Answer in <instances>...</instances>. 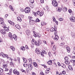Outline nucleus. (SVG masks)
<instances>
[{
  "label": "nucleus",
  "instance_id": "obj_1",
  "mask_svg": "<svg viewBox=\"0 0 75 75\" xmlns=\"http://www.w3.org/2000/svg\"><path fill=\"white\" fill-rule=\"evenodd\" d=\"M38 43H37L36 41L34 39H33L31 41V43L32 44H36L37 46H39L40 44H41V41L40 40H38Z\"/></svg>",
  "mask_w": 75,
  "mask_h": 75
},
{
  "label": "nucleus",
  "instance_id": "obj_2",
  "mask_svg": "<svg viewBox=\"0 0 75 75\" xmlns=\"http://www.w3.org/2000/svg\"><path fill=\"white\" fill-rule=\"evenodd\" d=\"M8 35L9 37H11V40H13V39H14L15 41H16L17 40V35H13L12 36V34L11 33H9Z\"/></svg>",
  "mask_w": 75,
  "mask_h": 75
},
{
  "label": "nucleus",
  "instance_id": "obj_3",
  "mask_svg": "<svg viewBox=\"0 0 75 75\" xmlns=\"http://www.w3.org/2000/svg\"><path fill=\"white\" fill-rule=\"evenodd\" d=\"M5 31H9V29H8V28L6 27H5L4 29L1 30H0V33H1V34H6V33Z\"/></svg>",
  "mask_w": 75,
  "mask_h": 75
},
{
  "label": "nucleus",
  "instance_id": "obj_4",
  "mask_svg": "<svg viewBox=\"0 0 75 75\" xmlns=\"http://www.w3.org/2000/svg\"><path fill=\"white\" fill-rule=\"evenodd\" d=\"M52 5L54 6V7H58V2L56 1H53L52 2Z\"/></svg>",
  "mask_w": 75,
  "mask_h": 75
},
{
  "label": "nucleus",
  "instance_id": "obj_5",
  "mask_svg": "<svg viewBox=\"0 0 75 75\" xmlns=\"http://www.w3.org/2000/svg\"><path fill=\"white\" fill-rule=\"evenodd\" d=\"M30 8L29 7H26L24 10V11L26 13H29L30 12Z\"/></svg>",
  "mask_w": 75,
  "mask_h": 75
},
{
  "label": "nucleus",
  "instance_id": "obj_6",
  "mask_svg": "<svg viewBox=\"0 0 75 75\" xmlns=\"http://www.w3.org/2000/svg\"><path fill=\"white\" fill-rule=\"evenodd\" d=\"M1 55L2 56V57H3V58L6 57L7 59H8V58H9V57H8V55L7 54H5L3 52H1Z\"/></svg>",
  "mask_w": 75,
  "mask_h": 75
},
{
  "label": "nucleus",
  "instance_id": "obj_7",
  "mask_svg": "<svg viewBox=\"0 0 75 75\" xmlns=\"http://www.w3.org/2000/svg\"><path fill=\"white\" fill-rule=\"evenodd\" d=\"M28 69L30 71H31V70H32V69H33V66H32V65H31V64H29V65H28Z\"/></svg>",
  "mask_w": 75,
  "mask_h": 75
},
{
  "label": "nucleus",
  "instance_id": "obj_8",
  "mask_svg": "<svg viewBox=\"0 0 75 75\" xmlns=\"http://www.w3.org/2000/svg\"><path fill=\"white\" fill-rule=\"evenodd\" d=\"M29 22L31 25H34L35 24V21L33 20H30V21Z\"/></svg>",
  "mask_w": 75,
  "mask_h": 75
},
{
  "label": "nucleus",
  "instance_id": "obj_9",
  "mask_svg": "<svg viewBox=\"0 0 75 75\" xmlns=\"http://www.w3.org/2000/svg\"><path fill=\"white\" fill-rule=\"evenodd\" d=\"M70 19L71 21H72L73 22H74V21H75V17L74 16L71 17L70 18Z\"/></svg>",
  "mask_w": 75,
  "mask_h": 75
},
{
  "label": "nucleus",
  "instance_id": "obj_10",
  "mask_svg": "<svg viewBox=\"0 0 75 75\" xmlns=\"http://www.w3.org/2000/svg\"><path fill=\"white\" fill-rule=\"evenodd\" d=\"M56 10L57 11H58L59 12H61L62 11V9L60 7H57L56 9Z\"/></svg>",
  "mask_w": 75,
  "mask_h": 75
},
{
  "label": "nucleus",
  "instance_id": "obj_11",
  "mask_svg": "<svg viewBox=\"0 0 75 75\" xmlns=\"http://www.w3.org/2000/svg\"><path fill=\"white\" fill-rule=\"evenodd\" d=\"M35 52L36 54H39L41 53V52L39 50H38V49L36 48V50H35Z\"/></svg>",
  "mask_w": 75,
  "mask_h": 75
},
{
  "label": "nucleus",
  "instance_id": "obj_12",
  "mask_svg": "<svg viewBox=\"0 0 75 75\" xmlns=\"http://www.w3.org/2000/svg\"><path fill=\"white\" fill-rule=\"evenodd\" d=\"M3 67H4V68H6V67H7V64L6 62L3 63Z\"/></svg>",
  "mask_w": 75,
  "mask_h": 75
},
{
  "label": "nucleus",
  "instance_id": "obj_13",
  "mask_svg": "<svg viewBox=\"0 0 75 75\" xmlns=\"http://www.w3.org/2000/svg\"><path fill=\"white\" fill-rule=\"evenodd\" d=\"M8 22L11 25H14V23L11 21H8Z\"/></svg>",
  "mask_w": 75,
  "mask_h": 75
},
{
  "label": "nucleus",
  "instance_id": "obj_14",
  "mask_svg": "<svg viewBox=\"0 0 75 75\" xmlns=\"http://www.w3.org/2000/svg\"><path fill=\"white\" fill-rule=\"evenodd\" d=\"M47 64H48L49 65H52V60H49V61L47 62Z\"/></svg>",
  "mask_w": 75,
  "mask_h": 75
},
{
  "label": "nucleus",
  "instance_id": "obj_15",
  "mask_svg": "<svg viewBox=\"0 0 75 75\" xmlns=\"http://www.w3.org/2000/svg\"><path fill=\"white\" fill-rule=\"evenodd\" d=\"M44 14V11H42L40 12V17H42V16H43V14Z\"/></svg>",
  "mask_w": 75,
  "mask_h": 75
},
{
  "label": "nucleus",
  "instance_id": "obj_16",
  "mask_svg": "<svg viewBox=\"0 0 75 75\" xmlns=\"http://www.w3.org/2000/svg\"><path fill=\"white\" fill-rule=\"evenodd\" d=\"M26 33L27 34V35H29L30 33V31L29 30V29H27L26 31Z\"/></svg>",
  "mask_w": 75,
  "mask_h": 75
},
{
  "label": "nucleus",
  "instance_id": "obj_17",
  "mask_svg": "<svg viewBox=\"0 0 75 75\" xmlns=\"http://www.w3.org/2000/svg\"><path fill=\"white\" fill-rule=\"evenodd\" d=\"M66 49L68 52H70L71 51V49L69 47H66Z\"/></svg>",
  "mask_w": 75,
  "mask_h": 75
},
{
  "label": "nucleus",
  "instance_id": "obj_18",
  "mask_svg": "<svg viewBox=\"0 0 75 75\" xmlns=\"http://www.w3.org/2000/svg\"><path fill=\"white\" fill-rule=\"evenodd\" d=\"M33 64L34 67H38V64H37V63L35 62H34L33 63Z\"/></svg>",
  "mask_w": 75,
  "mask_h": 75
},
{
  "label": "nucleus",
  "instance_id": "obj_19",
  "mask_svg": "<svg viewBox=\"0 0 75 75\" xmlns=\"http://www.w3.org/2000/svg\"><path fill=\"white\" fill-rule=\"evenodd\" d=\"M17 20L18 21H20V22H21V21H22V20H21V18L20 17H18L17 18Z\"/></svg>",
  "mask_w": 75,
  "mask_h": 75
},
{
  "label": "nucleus",
  "instance_id": "obj_20",
  "mask_svg": "<svg viewBox=\"0 0 75 75\" xmlns=\"http://www.w3.org/2000/svg\"><path fill=\"white\" fill-rule=\"evenodd\" d=\"M50 68H48L45 71V73L46 74H48L49 72H50V71H50Z\"/></svg>",
  "mask_w": 75,
  "mask_h": 75
},
{
  "label": "nucleus",
  "instance_id": "obj_21",
  "mask_svg": "<svg viewBox=\"0 0 75 75\" xmlns=\"http://www.w3.org/2000/svg\"><path fill=\"white\" fill-rule=\"evenodd\" d=\"M56 48H57V46L55 45H54L52 49V50H53V51H55V50H56Z\"/></svg>",
  "mask_w": 75,
  "mask_h": 75
},
{
  "label": "nucleus",
  "instance_id": "obj_22",
  "mask_svg": "<svg viewBox=\"0 0 75 75\" xmlns=\"http://www.w3.org/2000/svg\"><path fill=\"white\" fill-rule=\"evenodd\" d=\"M55 37L54 38V40H58V39L59 38V37L58 36V35H55Z\"/></svg>",
  "mask_w": 75,
  "mask_h": 75
},
{
  "label": "nucleus",
  "instance_id": "obj_23",
  "mask_svg": "<svg viewBox=\"0 0 75 75\" xmlns=\"http://www.w3.org/2000/svg\"><path fill=\"white\" fill-rule=\"evenodd\" d=\"M10 48H11L13 51H14L15 50V48H14V46H11Z\"/></svg>",
  "mask_w": 75,
  "mask_h": 75
},
{
  "label": "nucleus",
  "instance_id": "obj_24",
  "mask_svg": "<svg viewBox=\"0 0 75 75\" xmlns=\"http://www.w3.org/2000/svg\"><path fill=\"white\" fill-rule=\"evenodd\" d=\"M68 68L70 71H72L73 70V69H72V67L71 66H69L68 67Z\"/></svg>",
  "mask_w": 75,
  "mask_h": 75
},
{
  "label": "nucleus",
  "instance_id": "obj_25",
  "mask_svg": "<svg viewBox=\"0 0 75 75\" xmlns=\"http://www.w3.org/2000/svg\"><path fill=\"white\" fill-rule=\"evenodd\" d=\"M15 26L16 27V28H18V29H20V26L18 25H15Z\"/></svg>",
  "mask_w": 75,
  "mask_h": 75
},
{
  "label": "nucleus",
  "instance_id": "obj_26",
  "mask_svg": "<svg viewBox=\"0 0 75 75\" xmlns=\"http://www.w3.org/2000/svg\"><path fill=\"white\" fill-rule=\"evenodd\" d=\"M17 71V69H14L13 71V73L15 74H16Z\"/></svg>",
  "mask_w": 75,
  "mask_h": 75
},
{
  "label": "nucleus",
  "instance_id": "obj_27",
  "mask_svg": "<svg viewBox=\"0 0 75 75\" xmlns=\"http://www.w3.org/2000/svg\"><path fill=\"white\" fill-rule=\"evenodd\" d=\"M63 11H64V12H65L67 11V8L66 7H64L63 8Z\"/></svg>",
  "mask_w": 75,
  "mask_h": 75
},
{
  "label": "nucleus",
  "instance_id": "obj_28",
  "mask_svg": "<svg viewBox=\"0 0 75 75\" xmlns=\"http://www.w3.org/2000/svg\"><path fill=\"white\" fill-rule=\"evenodd\" d=\"M4 21L3 20L0 21V24H2V25H4Z\"/></svg>",
  "mask_w": 75,
  "mask_h": 75
},
{
  "label": "nucleus",
  "instance_id": "obj_29",
  "mask_svg": "<svg viewBox=\"0 0 75 75\" xmlns=\"http://www.w3.org/2000/svg\"><path fill=\"white\" fill-rule=\"evenodd\" d=\"M64 45H65V43L63 42L60 44V46H64Z\"/></svg>",
  "mask_w": 75,
  "mask_h": 75
},
{
  "label": "nucleus",
  "instance_id": "obj_30",
  "mask_svg": "<svg viewBox=\"0 0 75 75\" xmlns=\"http://www.w3.org/2000/svg\"><path fill=\"white\" fill-rule=\"evenodd\" d=\"M17 61L18 64H20V59L19 57L18 58Z\"/></svg>",
  "mask_w": 75,
  "mask_h": 75
},
{
  "label": "nucleus",
  "instance_id": "obj_31",
  "mask_svg": "<svg viewBox=\"0 0 75 75\" xmlns=\"http://www.w3.org/2000/svg\"><path fill=\"white\" fill-rule=\"evenodd\" d=\"M10 8L11 10L12 11H14V9L13 8V7H12V6H11V5H10Z\"/></svg>",
  "mask_w": 75,
  "mask_h": 75
},
{
  "label": "nucleus",
  "instance_id": "obj_32",
  "mask_svg": "<svg viewBox=\"0 0 75 75\" xmlns=\"http://www.w3.org/2000/svg\"><path fill=\"white\" fill-rule=\"evenodd\" d=\"M41 24L42 25H45V24H46V23L44 22H42L41 23Z\"/></svg>",
  "mask_w": 75,
  "mask_h": 75
},
{
  "label": "nucleus",
  "instance_id": "obj_33",
  "mask_svg": "<svg viewBox=\"0 0 75 75\" xmlns=\"http://www.w3.org/2000/svg\"><path fill=\"white\" fill-rule=\"evenodd\" d=\"M21 50H25V47H24L22 46L21 47Z\"/></svg>",
  "mask_w": 75,
  "mask_h": 75
},
{
  "label": "nucleus",
  "instance_id": "obj_34",
  "mask_svg": "<svg viewBox=\"0 0 75 75\" xmlns=\"http://www.w3.org/2000/svg\"><path fill=\"white\" fill-rule=\"evenodd\" d=\"M64 59L65 60H66V61H68L69 59V58H68V57H65L64 58Z\"/></svg>",
  "mask_w": 75,
  "mask_h": 75
},
{
  "label": "nucleus",
  "instance_id": "obj_35",
  "mask_svg": "<svg viewBox=\"0 0 75 75\" xmlns=\"http://www.w3.org/2000/svg\"><path fill=\"white\" fill-rule=\"evenodd\" d=\"M65 64H66V65H69V62H68V61H65Z\"/></svg>",
  "mask_w": 75,
  "mask_h": 75
},
{
  "label": "nucleus",
  "instance_id": "obj_36",
  "mask_svg": "<svg viewBox=\"0 0 75 75\" xmlns=\"http://www.w3.org/2000/svg\"><path fill=\"white\" fill-rule=\"evenodd\" d=\"M50 31H55V29L53 28H52L50 29Z\"/></svg>",
  "mask_w": 75,
  "mask_h": 75
},
{
  "label": "nucleus",
  "instance_id": "obj_37",
  "mask_svg": "<svg viewBox=\"0 0 75 75\" xmlns=\"http://www.w3.org/2000/svg\"><path fill=\"white\" fill-rule=\"evenodd\" d=\"M29 6L30 8H33L34 7V5H33V4H30Z\"/></svg>",
  "mask_w": 75,
  "mask_h": 75
},
{
  "label": "nucleus",
  "instance_id": "obj_38",
  "mask_svg": "<svg viewBox=\"0 0 75 75\" xmlns=\"http://www.w3.org/2000/svg\"><path fill=\"white\" fill-rule=\"evenodd\" d=\"M23 62H24L25 63H26V62H27V59H25V58H23Z\"/></svg>",
  "mask_w": 75,
  "mask_h": 75
},
{
  "label": "nucleus",
  "instance_id": "obj_39",
  "mask_svg": "<svg viewBox=\"0 0 75 75\" xmlns=\"http://www.w3.org/2000/svg\"><path fill=\"white\" fill-rule=\"evenodd\" d=\"M29 1L30 2V3H33L34 2V0H29Z\"/></svg>",
  "mask_w": 75,
  "mask_h": 75
},
{
  "label": "nucleus",
  "instance_id": "obj_40",
  "mask_svg": "<svg viewBox=\"0 0 75 75\" xmlns=\"http://www.w3.org/2000/svg\"><path fill=\"white\" fill-rule=\"evenodd\" d=\"M28 61H29V62H30V63L32 62V60L31 58H29V59H28Z\"/></svg>",
  "mask_w": 75,
  "mask_h": 75
},
{
  "label": "nucleus",
  "instance_id": "obj_41",
  "mask_svg": "<svg viewBox=\"0 0 75 75\" xmlns=\"http://www.w3.org/2000/svg\"><path fill=\"white\" fill-rule=\"evenodd\" d=\"M33 14L34 15V16H35V17H37V13L34 12L33 13Z\"/></svg>",
  "mask_w": 75,
  "mask_h": 75
},
{
  "label": "nucleus",
  "instance_id": "obj_42",
  "mask_svg": "<svg viewBox=\"0 0 75 75\" xmlns=\"http://www.w3.org/2000/svg\"><path fill=\"white\" fill-rule=\"evenodd\" d=\"M59 20L60 21H63V19L61 18H59Z\"/></svg>",
  "mask_w": 75,
  "mask_h": 75
},
{
  "label": "nucleus",
  "instance_id": "obj_43",
  "mask_svg": "<svg viewBox=\"0 0 75 75\" xmlns=\"http://www.w3.org/2000/svg\"><path fill=\"white\" fill-rule=\"evenodd\" d=\"M3 72V69L0 68V72L2 73Z\"/></svg>",
  "mask_w": 75,
  "mask_h": 75
},
{
  "label": "nucleus",
  "instance_id": "obj_44",
  "mask_svg": "<svg viewBox=\"0 0 75 75\" xmlns=\"http://www.w3.org/2000/svg\"><path fill=\"white\" fill-rule=\"evenodd\" d=\"M62 67H63V68H66L65 65V64H63V66H62Z\"/></svg>",
  "mask_w": 75,
  "mask_h": 75
},
{
  "label": "nucleus",
  "instance_id": "obj_45",
  "mask_svg": "<svg viewBox=\"0 0 75 75\" xmlns=\"http://www.w3.org/2000/svg\"><path fill=\"white\" fill-rule=\"evenodd\" d=\"M37 37H38L39 38H40V37L41 36V34H38V35H37Z\"/></svg>",
  "mask_w": 75,
  "mask_h": 75
},
{
  "label": "nucleus",
  "instance_id": "obj_46",
  "mask_svg": "<svg viewBox=\"0 0 75 75\" xmlns=\"http://www.w3.org/2000/svg\"><path fill=\"white\" fill-rule=\"evenodd\" d=\"M48 54L50 57H51V52H49L48 53Z\"/></svg>",
  "mask_w": 75,
  "mask_h": 75
},
{
  "label": "nucleus",
  "instance_id": "obj_47",
  "mask_svg": "<svg viewBox=\"0 0 75 75\" xmlns=\"http://www.w3.org/2000/svg\"><path fill=\"white\" fill-rule=\"evenodd\" d=\"M69 12V13H72V11L71 9H69L68 10Z\"/></svg>",
  "mask_w": 75,
  "mask_h": 75
},
{
  "label": "nucleus",
  "instance_id": "obj_48",
  "mask_svg": "<svg viewBox=\"0 0 75 75\" xmlns=\"http://www.w3.org/2000/svg\"><path fill=\"white\" fill-rule=\"evenodd\" d=\"M62 73L63 74H64V75H65V74H66V72L65 71H63L62 72Z\"/></svg>",
  "mask_w": 75,
  "mask_h": 75
},
{
  "label": "nucleus",
  "instance_id": "obj_49",
  "mask_svg": "<svg viewBox=\"0 0 75 75\" xmlns=\"http://www.w3.org/2000/svg\"><path fill=\"white\" fill-rule=\"evenodd\" d=\"M5 71H8V69L7 68H5Z\"/></svg>",
  "mask_w": 75,
  "mask_h": 75
},
{
  "label": "nucleus",
  "instance_id": "obj_50",
  "mask_svg": "<svg viewBox=\"0 0 75 75\" xmlns=\"http://www.w3.org/2000/svg\"><path fill=\"white\" fill-rule=\"evenodd\" d=\"M53 44H54V42H51V47L52 48V46H53Z\"/></svg>",
  "mask_w": 75,
  "mask_h": 75
},
{
  "label": "nucleus",
  "instance_id": "obj_51",
  "mask_svg": "<svg viewBox=\"0 0 75 75\" xmlns=\"http://www.w3.org/2000/svg\"><path fill=\"white\" fill-rule=\"evenodd\" d=\"M41 55L42 56H44V52H42L41 53Z\"/></svg>",
  "mask_w": 75,
  "mask_h": 75
},
{
  "label": "nucleus",
  "instance_id": "obj_52",
  "mask_svg": "<svg viewBox=\"0 0 75 75\" xmlns=\"http://www.w3.org/2000/svg\"><path fill=\"white\" fill-rule=\"evenodd\" d=\"M36 13L38 15L40 14V12L39 11H37Z\"/></svg>",
  "mask_w": 75,
  "mask_h": 75
},
{
  "label": "nucleus",
  "instance_id": "obj_53",
  "mask_svg": "<svg viewBox=\"0 0 75 75\" xmlns=\"http://www.w3.org/2000/svg\"><path fill=\"white\" fill-rule=\"evenodd\" d=\"M43 53L44 54H47V52L45 50H43Z\"/></svg>",
  "mask_w": 75,
  "mask_h": 75
},
{
  "label": "nucleus",
  "instance_id": "obj_54",
  "mask_svg": "<svg viewBox=\"0 0 75 75\" xmlns=\"http://www.w3.org/2000/svg\"><path fill=\"white\" fill-rule=\"evenodd\" d=\"M21 71L22 72H25V73L26 72L25 70H23V69H21Z\"/></svg>",
  "mask_w": 75,
  "mask_h": 75
},
{
  "label": "nucleus",
  "instance_id": "obj_55",
  "mask_svg": "<svg viewBox=\"0 0 75 75\" xmlns=\"http://www.w3.org/2000/svg\"><path fill=\"white\" fill-rule=\"evenodd\" d=\"M12 72H13V71L11 69H10L9 71V73H10V74H11Z\"/></svg>",
  "mask_w": 75,
  "mask_h": 75
},
{
  "label": "nucleus",
  "instance_id": "obj_56",
  "mask_svg": "<svg viewBox=\"0 0 75 75\" xmlns=\"http://www.w3.org/2000/svg\"><path fill=\"white\" fill-rule=\"evenodd\" d=\"M23 66L24 67H27V64H25V63L24 64H23Z\"/></svg>",
  "mask_w": 75,
  "mask_h": 75
},
{
  "label": "nucleus",
  "instance_id": "obj_57",
  "mask_svg": "<svg viewBox=\"0 0 75 75\" xmlns=\"http://www.w3.org/2000/svg\"><path fill=\"white\" fill-rule=\"evenodd\" d=\"M42 66H44L45 68H47V66L45 65V64L42 65Z\"/></svg>",
  "mask_w": 75,
  "mask_h": 75
},
{
  "label": "nucleus",
  "instance_id": "obj_58",
  "mask_svg": "<svg viewBox=\"0 0 75 75\" xmlns=\"http://www.w3.org/2000/svg\"><path fill=\"white\" fill-rule=\"evenodd\" d=\"M16 74L17 75H19L20 74V73L18 71H17L16 72Z\"/></svg>",
  "mask_w": 75,
  "mask_h": 75
},
{
  "label": "nucleus",
  "instance_id": "obj_59",
  "mask_svg": "<svg viewBox=\"0 0 75 75\" xmlns=\"http://www.w3.org/2000/svg\"><path fill=\"white\" fill-rule=\"evenodd\" d=\"M53 21L54 22L55 21H56L55 18V17H53Z\"/></svg>",
  "mask_w": 75,
  "mask_h": 75
},
{
  "label": "nucleus",
  "instance_id": "obj_60",
  "mask_svg": "<svg viewBox=\"0 0 75 75\" xmlns=\"http://www.w3.org/2000/svg\"><path fill=\"white\" fill-rule=\"evenodd\" d=\"M40 75H44V73L42 71L40 72Z\"/></svg>",
  "mask_w": 75,
  "mask_h": 75
},
{
  "label": "nucleus",
  "instance_id": "obj_61",
  "mask_svg": "<svg viewBox=\"0 0 75 75\" xmlns=\"http://www.w3.org/2000/svg\"><path fill=\"white\" fill-rule=\"evenodd\" d=\"M57 30H54V35H57Z\"/></svg>",
  "mask_w": 75,
  "mask_h": 75
},
{
  "label": "nucleus",
  "instance_id": "obj_62",
  "mask_svg": "<svg viewBox=\"0 0 75 75\" xmlns=\"http://www.w3.org/2000/svg\"><path fill=\"white\" fill-rule=\"evenodd\" d=\"M40 2L41 3H43L44 2V0H40Z\"/></svg>",
  "mask_w": 75,
  "mask_h": 75
},
{
  "label": "nucleus",
  "instance_id": "obj_63",
  "mask_svg": "<svg viewBox=\"0 0 75 75\" xmlns=\"http://www.w3.org/2000/svg\"><path fill=\"white\" fill-rule=\"evenodd\" d=\"M73 1V4L74 5V6H75V0H74Z\"/></svg>",
  "mask_w": 75,
  "mask_h": 75
},
{
  "label": "nucleus",
  "instance_id": "obj_64",
  "mask_svg": "<svg viewBox=\"0 0 75 75\" xmlns=\"http://www.w3.org/2000/svg\"><path fill=\"white\" fill-rule=\"evenodd\" d=\"M72 52L73 54H74L75 55V50H74Z\"/></svg>",
  "mask_w": 75,
  "mask_h": 75
}]
</instances>
